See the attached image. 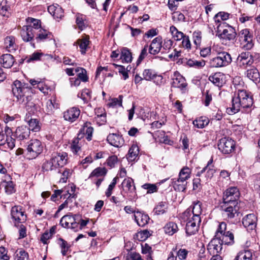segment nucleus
<instances>
[{"instance_id": "obj_35", "label": "nucleus", "mask_w": 260, "mask_h": 260, "mask_svg": "<svg viewBox=\"0 0 260 260\" xmlns=\"http://www.w3.org/2000/svg\"><path fill=\"white\" fill-rule=\"evenodd\" d=\"M58 168L55 161L52 160V157H51L50 160L45 161L42 166V169L43 171H56Z\"/></svg>"}, {"instance_id": "obj_37", "label": "nucleus", "mask_w": 260, "mask_h": 260, "mask_svg": "<svg viewBox=\"0 0 260 260\" xmlns=\"http://www.w3.org/2000/svg\"><path fill=\"white\" fill-rule=\"evenodd\" d=\"M139 148L136 145H133L128 150L127 155V159L129 161L135 160L138 157L139 154Z\"/></svg>"}, {"instance_id": "obj_30", "label": "nucleus", "mask_w": 260, "mask_h": 260, "mask_svg": "<svg viewBox=\"0 0 260 260\" xmlns=\"http://www.w3.org/2000/svg\"><path fill=\"white\" fill-rule=\"evenodd\" d=\"M89 42V37L88 36H82L81 38L77 41L76 43L79 46L80 51L82 54L86 53Z\"/></svg>"}, {"instance_id": "obj_22", "label": "nucleus", "mask_w": 260, "mask_h": 260, "mask_svg": "<svg viewBox=\"0 0 260 260\" xmlns=\"http://www.w3.org/2000/svg\"><path fill=\"white\" fill-rule=\"evenodd\" d=\"M134 219L139 226L144 227L150 219L149 216L144 212L137 210L136 214L134 215Z\"/></svg>"}, {"instance_id": "obj_32", "label": "nucleus", "mask_w": 260, "mask_h": 260, "mask_svg": "<svg viewBox=\"0 0 260 260\" xmlns=\"http://www.w3.org/2000/svg\"><path fill=\"white\" fill-rule=\"evenodd\" d=\"M76 23L80 30L84 29L88 25L86 16L78 13L76 15Z\"/></svg>"}, {"instance_id": "obj_5", "label": "nucleus", "mask_w": 260, "mask_h": 260, "mask_svg": "<svg viewBox=\"0 0 260 260\" xmlns=\"http://www.w3.org/2000/svg\"><path fill=\"white\" fill-rule=\"evenodd\" d=\"M43 150V146L40 141L33 139L29 141L27 147V156L29 159H34L40 155Z\"/></svg>"}, {"instance_id": "obj_51", "label": "nucleus", "mask_w": 260, "mask_h": 260, "mask_svg": "<svg viewBox=\"0 0 260 260\" xmlns=\"http://www.w3.org/2000/svg\"><path fill=\"white\" fill-rule=\"evenodd\" d=\"M89 123L86 122L84 123V126L82 128V129H84V132L85 133L86 139L88 141H90L92 139L93 129L91 126H89Z\"/></svg>"}, {"instance_id": "obj_55", "label": "nucleus", "mask_w": 260, "mask_h": 260, "mask_svg": "<svg viewBox=\"0 0 260 260\" xmlns=\"http://www.w3.org/2000/svg\"><path fill=\"white\" fill-rule=\"evenodd\" d=\"M81 142H78V140L74 139L71 145V149L75 154H77L81 151Z\"/></svg>"}, {"instance_id": "obj_18", "label": "nucleus", "mask_w": 260, "mask_h": 260, "mask_svg": "<svg viewBox=\"0 0 260 260\" xmlns=\"http://www.w3.org/2000/svg\"><path fill=\"white\" fill-rule=\"evenodd\" d=\"M256 221L255 215L254 214H249L243 218L242 223L247 231H252L256 228Z\"/></svg>"}, {"instance_id": "obj_10", "label": "nucleus", "mask_w": 260, "mask_h": 260, "mask_svg": "<svg viewBox=\"0 0 260 260\" xmlns=\"http://www.w3.org/2000/svg\"><path fill=\"white\" fill-rule=\"evenodd\" d=\"M172 86L180 89L183 93L187 91V83L186 80L178 72H174L173 74Z\"/></svg>"}, {"instance_id": "obj_3", "label": "nucleus", "mask_w": 260, "mask_h": 260, "mask_svg": "<svg viewBox=\"0 0 260 260\" xmlns=\"http://www.w3.org/2000/svg\"><path fill=\"white\" fill-rule=\"evenodd\" d=\"M27 25H24L21 30V36L24 41L28 42L35 37V33L41 27V21L32 18L26 19Z\"/></svg>"}, {"instance_id": "obj_62", "label": "nucleus", "mask_w": 260, "mask_h": 260, "mask_svg": "<svg viewBox=\"0 0 260 260\" xmlns=\"http://www.w3.org/2000/svg\"><path fill=\"white\" fill-rule=\"evenodd\" d=\"M124 260H143L139 253L130 252L124 257Z\"/></svg>"}, {"instance_id": "obj_61", "label": "nucleus", "mask_w": 260, "mask_h": 260, "mask_svg": "<svg viewBox=\"0 0 260 260\" xmlns=\"http://www.w3.org/2000/svg\"><path fill=\"white\" fill-rule=\"evenodd\" d=\"M42 56V54L39 52H34L31 55L26 57L24 60L29 63L31 61H37L40 60L41 57Z\"/></svg>"}, {"instance_id": "obj_20", "label": "nucleus", "mask_w": 260, "mask_h": 260, "mask_svg": "<svg viewBox=\"0 0 260 260\" xmlns=\"http://www.w3.org/2000/svg\"><path fill=\"white\" fill-rule=\"evenodd\" d=\"M108 143L115 147H121L124 143V141L121 136L116 134H110L107 138Z\"/></svg>"}, {"instance_id": "obj_40", "label": "nucleus", "mask_w": 260, "mask_h": 260, "mask_svg": "<svg viewBox=\"0 0 260 260\" xmlns=\"http://www.w3.org/2000/svg\"><path fill=\"white\" fill-rule=\"evenodd\" d=\"M252 252L249 250L240 251L234 260H252Z\"/></svg>"}, {"instance_id": "obj_54", "label": "nucleus", "mask_w": 260, "mask_h": 260, "mask_svg": "<svg viewBox=\"0 0 260 260\" xmlns=\"http://www.w3.org/2000/svg\"><path fill=\"white\" fill-rule=\"evenodd\" d=\"M28 129L34 132H38L40 129V125L39 121L36 119H31L28 121Z\"/></svg>"}, {"instance_id": "obj_48", "label": "nucleus", "mask_w": 260, "mask_h": 260, "mask_svg": "<svg viewBox=\"0 0 260 260\" xmlns=\"http://www.w3.org/2000/svg\"><path fill=\"white\" fill-rule=\"evenodd\" d=\"M58 244L61 248V252L63 255H66L68 251L70 250V245L62 238L58 240Z\"/></svg>"}, {"instance_id": "obj_49", "label": "nucleus", "mask_w": 260, "mask_h": 260, "mask_svg": "<svg viewBox=\"0 0 260 260\" xmlns=\"http://www.w3.org/2000/svg\"><path fill=\"white\" fill-rule=\"evenodd\" d=\"M10 6L7 4V2H2L0 4V15L8 18L10 15Z\"/></svg>"}, {"instance_id": "obj_19", "label": "nucleus", "mask_w": 260, "mask_h": 260, "mask_svg": "<svg viewBox=\"0 0 260 260\" xmlns=\"http://www.w3.org/2000/svg\"><path fill=\"white\" fill-rule=\"evenodd\" d=\"M222 245L215 237L212 239L208 245L207 250L210 255H219L222 250Z\"/></svg>"}, {"instance_id": "obj_12", "label": "nucleus", "mask_w": 260, "mask_h": 260, "mask_svg": "<svg viewBox=\"0 0 260 260\" xmlns=\"http://www.w3.org/2000/svg\"><path fill=\"white\" fill-rule=\"evenodd\" d=\"M217 34L223 41H234L237 35L235 29L228 24L221 28V31Z\"/></svg>"}, {"instance_id": "obj_53", "label": "nucleus", "mask_w": 260, "mask_h": 260, "mask_svg": "<svg viewBox=\"0 0 260 260\" xmlns=\"http://www.w3.org/2000/svg\"><path fill=\"white\" fill-rule=\"evenodd\" d=\"M122 185L124 189L128 191H132L135 189V187L134 186L133 180L130 178L125 179L122 183Z\"/></svg>"}, {"instance_id": "obj_34", "label": "nucleus", "mask_w": 260, "mask_h": 260, "mask_svg": "<svg viewBox=\"0 0 260 260\" xmlns=\"http://www.w3.org/2000/svg\"><path fill=\"white\" fill-rule=\"evenodd\" d=\"M132 54L130 50L126 48L121 49L120 59L122 63H129L132 60Z\"/></svg>"}, {"instance_id": "obj_28", "label": "nucleus", "mask_w": 260, "mask_h": 260, "mask_svg": "<svg viewBox=\"0 0 260 260\" xmlns=\"http://www.w3.org/2000/svg\"><path fill=\"white\" fill-rule=\"evenodd\" d=\"M13 56L10 54L2 55L0 58V62L5 68H10L14 63Z\"/></svg>"}, {"instance_id": "obj_63", "label": "nucleus", "mask_w": 260, "mask_h": 260, "mask_svg": "<svg viewBox=\"0 0 260 260\" xmlns=\"http://www.w3.org/2000/svg\"><path fill=\"white\" fill-rule=\"evenodd\" d=\"M118 157L116 155H112L109 156L106 161L107 166L110 167V168H114L115 165L118 162Z\"/></svg>"}, {"instance_id": "obj_13", "label": "nucleus", "mask_w": 260, "mask_h": 260, "mask_svg": "<svg viewBox=\"0 0 260 260\" xmlns=\"http://www.w3.org/2000/svg\"><path fill=\"white\" fill-rule=\"evenodd\" d=\"M12 218L18 222H23L26 220V216L24 214V211L20 206H15L11 210Z\"/></svg>"}, {"instance_id": "obj_47", "label": "nucleus", "mask_w": 260, "mask_h": 260, "mask_svg": "<svg viewBox=\"0 0 260 260\" xmlns=\"http://www.w3.org/2000/svg\"><path fill=\"white\" fill-rule=\"evenodd\" d=\"M191 173V169L188 167H184L180 171L178 178L187 181L190 178Z\"/></svg>"}, {"instance_id": "obj_15", "label": "nucleus", "mask_w": 260, "mask_h": 260, "mask_svg": "<svg viewBox=\"0 0 260 260\" xmlns=\"http://www.w3.org/2000/svg\"><path fill=\"white\" fill-rule=\"evenodd\" d=\"M80 114V109L77 107H73L64 112L63 118L65 120L72 123L78 118Z\"/></svg>"}, {"instance_id": "obj_45", "label": "nucleus", "mask_w": 260, "mask_h": 260, "mask_svg": "<svg viewBox=\"0 0 260 260\" xmlns=\"http://www.w3.org/2000/svg\"><path fill=\"white\" fill-rule=\"evenodd\" d=\"M164 230L166 234L173 235L178 231V226L175 222H170L164 227Z\"/></svg>"}, {"instance_id": "obj_1", "label": "nucleus", "mask_w": 260, "mask_h": 260, "mask_svg": "<svg viewBox=\"0 0 260 260\" xmlns=\"http://www.w3.org/2000/svg\"><path fill=\"white\" fill-rule=\"evenodd\" d=\"M12 88L13 94L17 99V101L20 104L26 105L28 112L34 113L36 110L35 105L29 102L31 99V88L27 84L15 80L12 85Z\"/></svg>"}, {"instance_id": "obj_9", "label": "nucleus", "mask_w": 260, "mask_h": 260, "mask_svg": "<svg viewBox=\"0 0 260 260\" xmlns=\"http://www.w3.org/2000/svg\"><path fill=\"white\" fill-rule=\"evenodd\" d=\"M235 143L234 140L229 138H221L218 144L219 150L224 154H230L235 150Z\"/></svg>"}, {"instance_id": "obj_11", "label": "nucleus", "mask_w": 260, "mask_h": 260, "mask_svg": "<svg viewBox=\"0 0 260 260\" xmlns=\"http://www.w3.org/2000/svg\"><path fill=\"white\" fill-rule=\"evenodd\" d=\"M240 192L236 187H231L228 188L223 193V202L235 204L238 203Z\"/></svg>"}, {"instance_id": "obj_43", "label": "nucleus", "mask_w": 260, "mask_h": 260, "mask_svg": "<svg viewBox=\"0 0 260 260\" xmlns=\"http://www.w3.org/2000/svg\"><path fill=\"white\" fill-rule=\"evenodd\" d=\"M170 32L172 38L176 41H180L185 36L182 31H179L177 28L172 25L170 27Z\"/></svg>"}, {"instance_id": "obj_52", "label": "nucleus", "mask_w": 260, "mask_h": 260, "mask_svg": "<svg viewBox=\"0 0 260 260\" xmlns=\"http://www.w3.org/2000/svg\"><path fill=\"white\" fill-rule=\"evenodd\" d=\"M107 173V170L105 168L99 167L94 169L90 174L89 177H104Z\"/></svg>"}, {"instance_id": "obj_41", "label": "nucleus", "mask_w": 260, "mask_h": 260, "mask_svg": "<svg viewBox=\"0 0 260 260\" xmlns=\"http://www.w3.org/2000/svg\"><path fill=\"white\" fill-rule=\"evenodd\" d=\"M76 215L73 216L71 215H66L63 216L60 219V223L64 228H69L70 225L75 220H76Z\"/></svg>"}, {"instance_id": "obj_23", "label": "nucleus", "mask_w": 260, "mask_h": 260, "mask_svg": "<svg viewBox=\"0 0 260 260\" xmlns=\"http://www.w3.org/2000/svg\"><path fill=\"white\" fill-rule=\"evenodd\" d=\"M162 47V38L160 37H157L154 38L149 48V52L153 55H155L158 53Z\"/></svg>"}, {"instance_id": "obj_39", "label": "nucleus", "mask_w": 260, "mask_h": 260, "mask_svg": "<svg viewBox=\"0 0 260 260\" xmlns=\"http://www.w3.org/2000/svg\"><path fill=\"white\" fill-rule=\"evenodd\" d=\"M209 123V119L205 116H201L193 121L194 126L198 128H203Z\"/></svg>"}, {"instance_id": "obj_36", "label": "nucleus", "mask_w": 260, "mask_h": 260, "mask_svg": "<svg viewBox=\"0 0 260 260\" xmlns=\"http://www.w3.org/2000/svg\"><path fill=\"white\" fill-rule=\"evenodd\" d=\"M212 159H210L208 162L207 165L204 167L200 172H198L197 176H200L201 174H203L205 172H206V176L208 178H211L214 174L215 172V170L212 168H211L210 165L212 162Z\"/></svg>"}, {"instance_id": "obj_56", "label": "nucleus", "mask_w": 260, "mask_h": 260, "mask_svg": "<svg viewBox=\"0 0 260 260\" xmlns=\"http://www.w3.org/2000/svg\"><path fill=\"white\" fill-rule=\"evenodd\" d=\"M58 105L54 100H49L46 103V111L48 114H51L55 109H57Z\"/></svg>"}, {"instance_id": "obj_4", "label": "nucleus", "mask_w": 260, "mask_h": 260, "mask_svg": "<svg viewBox=\"0 0 260 260\" xmlns=\"http://www.w3.org/2000/svg\"><path fill=\"white\" fill-rule=\"evenodd\" d=\"M232 59L231 55L227 52H218L217 56L210 60V66L212 68H221L230 64Z\"/></svg>"}, {"instance_id": "obj_6", "label": "nucleus", "mask_w": 260, "mask_h": 260, "mask_svg": "<svg viewBox=\"0 0 260 260\" xmlns=\"http://www.w3.org/2000/svg\"><path fill=\"white\" fill-rule=\"evenodd\" d=\"M6 136L3 133L2 128L0 127V146L7 145L10 149H13L15 145V140L12 137V131L8 126L5 129Z\"/></svg>"}, {"instance_id": "obj_44", "label": "nucleus", "mask_w": 260, "mask_h": 260, "mask_svg": "<svg viewBox=\"0 0 260 260\" xmlns=\"http://www.w3.org/2000/svg\"><path fill=\"white\" fill-rule=\"evenodd\" d=\"M202 212V204L200 202L198 201L194 204L192 210H191V213H192L193 215H195V218L197 221L199 220V218H201L200 215Z\"/></svg>"}, {"instance_id": "obj_64", "label": "nucleus", "mask_w": 260, "mask_h": 260, "mask_svg": "<svg viewBox=\"0 0 260 260\" xmlns=\"http://www.w3.org/2000/svg\"><path fill=\"white\" fill-rule=\"evenodd\" d=\"M113 65L115 67L118 68V72L120 74L122 75L124 80H126L128 78L127 69H126L124 66L118 65L115 63H113ZM127 68H128V67Z\"/></svg>"}, {"instance_id": "obj_57", "label": "nucleus", "mask_w": 260, "mask_h": 260, "mask_svg": "<svg viewBox=\"0 0 260 260\" xmlns=\"http://www.w3.org/2000/svg\"><path fill=\"white\" fill-rule=\"evenodd\" d=\"M172 19L175 22L185 21V17L182 13L180 11H175L172 13Z\"/></svg>"}, {"instance_id": "obj_46", "label": "nucleus", "mask_w": 260, "mask_h": 260, "mask_svg": "<svg viewBox=\"0 0 260 260\" xmlns=\"http://www.w3.org/2000/svg\"><path fill=\"white\" fill-rule=\"evenodd\" d=\"M15 260H28V253L23 249H18L14 254Z\"/></svg>"}, {"instance_id": "obj_26", "label": "nucleus", "mask_w": 260, "mask_h": 260, "mask_svg": "<svg viewBox=\"0 0 260 260\" xmlns=\"http://www.w3.org/2000/svg\"><path fill=\"white\" fill-rule=\"evenodd\" d=\"M30 135L29 129L26 126L18 127L14 134V137L19 141L27 139Z\"/></svg>"}, {"instance_id": "obj_60", "label": "nucleus", "mask_w": 260, "mask_h": 260, "mask_svg": "<svg viewBox=\"0 0 260 260\" xmlns=\"http://www.w3.org/2000/svg\"><path fill=\"white\" fill-rule=\"evenodd\" d=\"M142 188L147 189V193H152L157 191L158 188L155 184L145 183L142 186Z\"/></svg>"}, {"instance_id": "obj_21", "label": "nucleus", "mask_w": 260, "mask_h": 260, "mask_svg": "<svg viewBox=\"0 0 260 260\" xmlns=\"http://www.w3.org/2000/svg\"><path fill=\"white\" fill-rule=\"evenodd\" d=\"M48 11L56 19L59 20L64 16V11L58 4H53L48 6Z\"/></svg>"}, {"instance_id": "obj_27", "label": "nucleus", "mask_w": 260, "mask_h": 260, "mask_svg": "<svg viewBox=\"0 0 260 260\" xmlns=\"http://www.w3.org/2000/svg\"><path fill=\"white\" fill-rule=\"evenodd\" d=\"M245 74L249 79L252 81L255 84H257L260 82L259 73L256 68L252 67V68L247 69L245 72Z\"/></svg>"}, {"instance_id": "obj_42", "label": "nucleus", "mask_w": 260, "mask_h": 260, "mask_svg": "<svg viewBox=\"0 0 260 260\" xmlns=\"http://www.w3.org/2000/svg\"><path fill=\"white\" fill-rule=\"evenodd\" d=\"M168 209V204L166 202H160L153 209V212L156 215H161L166 212Z\"/></svg>"}, {"instance_id": "obj_2", "label": "nucleus", "mask_w": 260, "mask_h": 260, "mask_svg": "<svg viewBox=\"0 0 260 260\" xmlns=\"http://www.w3.org/2000/svg\"><path fill=\"white\" fill-rule=\"evenodd\" d=\"M253 104L252 96L245 90H238L237 93L233 98L232 107L227 108L230 114H234L240 110L248 112Z\"/></svg>"}, {"instance_id": "obj_31", "label": "nucleus", "mask_w": 260, "mask_h": 260, "mask_svg": "<svg viewBox=\"0 0 260 260\" xmlns=\"http://www.w3.org/2000/svg\"><path fill=\"white\" fill-rule=\"evenodd\" d=\"M224 75L221 73H216L209 77V80L214 85L218 87H221L224 84Z\"/></svg>"}, {"instance_id": "obj_24", "label": "nucleus", "mask_w": 260, "mask_h": 260, "mask_svg": "<svg viewBox=\"0 0 260 260\" xmlns=\"http://www.w3.org/2000/svg\"><path fill=\"white\" fill-rule=\"evenodd\" d=\"M4 48L9 52H13L17 49V45L16 43V39L14 36H9L4 39Z\"/></svg>"}, {"instance_id": "obj_25", "label": "nucleus", "mask_w": 260, "mask_h": 260, "mask_svg": "<svg viewBox=\"0 0 260 260\" xmlns=\"http://www.w3.org/2000/svg\"><path fill=\"white\" fill-rule=\"evenodd\" d=\"M52 157L58 168L63 167L67 162L68 154L66 152L54 153L52 155Z\"/></svg>"}, {"instance_id": "obj_16", "label": "nucleus", "mask_w": 260, "mask_h": 260, "mask_svg": "<svg viewBox=\"0 0 260 260\" xmlns=\"http://www.w3.org/2000/svg\"><path fill=\"white\" fill-rule=\"evenodd\" d=\"M230 14L224 12H220L216 14L214 17L215 22L216 23L217 32L221 31V28H224V26L228 25L225 22L222 21L226 20L229 18Z\"/></svg>"}, {"instance_id": "obj_59", "label": "nucleus", "mask_w": 260, "mask_h": 260, "mask_svg": "<svg viewBox=\"0 0 260 260\" xmlns=\"http://www.w3.org/2000/svg\"><path fill=\"white\" fill-rule=\"evenodd\" d=\"M186 64L190 67H196L199 68L204 67L205 65V62L203 60L198 61L192 59H189L187 61Z\"/></svg>"}, {"instance_id": "obj_14", "label": "nucleus", "mask_w": 260, "mask_h": 260, "mask_svg": "<svg viewBox=\"0 0 260 260\" xmlns=\"http://www.w3.org/2000/svg\"><path fill=\"white\" fill-rule=\"evenodd\" d=\"M238 37L241 42L245 43V47L247 49H249L252 48L253 45L252 43V36L250 33L248 29L245 28L242 29L239 33Z\"/></svg>"}, {"instance_id": "obj_33", "label": "nucleus", "mask_w": 260, "mask_h": 260, "mask_svg": "<svg viewBox=\"0 0 260 260\" xmlns=\"http://www.w3.org/2000/svg\"><path fill=\"white\" fill-rule=\"evenodd\" d=\"M199 225L200 223L187 222L185 228L186 234L189 236L194 235L198 231Z\"/></svg>"}, {"instance_id": "obj_38", "label": "nucleus", "mask_w": 260, "mask_h": 260, "mask_svg": "<svg viewBox=\"0 0 260 260\" xmlns=\"http://www.w3.org/2000/svg\"><path fill=\"white\" fill-rule=\"evenodd\" d=\"M182 218L186 223L187 222L200 223L201 221V218H199V220H198L197 221L195 218V215H193L192 213H191V210L189 209H187L184 212Z\"/></svg>"}, {"instance_id": "obj_8", "label": "nucleus", "mask_w": 260, "mask_h": 260, "mask_svg": "<svg viewBox=\"0 0 260 260\" xmlns=\"http://www.w3.org/2000/svg\"><path fill=\"white\" fill-rule=\"evenodd\" d=\"M253 62V57L249 52H242L237 58L238 66L243 69L251 66Z\"/></svg>"}, {"instance_id": "obj_29", "label": "nucleus", "mask_w": 260, "mask_h": 260, "mask_svg": "<svg viewBox=\"0 0 260 260\" xmlns=\"http://www.w3.org/2000/svg\"><path fill=\"white\" fill-rule=\"evenodd\" d=\"M173 186L174 189L178 191H184L186 188L187 181L180 178L173 179Z\"/></svg>"}, {"instance_id": "obj_7", "label": "nucleus", "mask_w": 260, "mask_h": 260, "mask_svg": "<svg viewBox=\"0 0 260 260\" xmlns=\"http://www.w3.org/2000/svg\"><path fill=\"white\" fill-rule=\"evenodd\" d=\"M240 204L239 203H233L223 202L220 207L223 211V215L228 218H233L235 214L237 213L239 210Z\"/></svg>"}, {"instance_id": "obj_58", "label": "nucleus", "mask_w": 260, "mask_h": 260, "mask_svg": "<svg viewBox=\"0 0 260 260\" xmlns=\"http://www.w3.org/2000/svg\"><path fill=\"white\" fill-rule=\"evenodd\" d=\"M212 100V93L207 90L203 93V101L206 106H208Z\"/></svg>"}, {"instance_id": "obj_50", "label": "nucleus", "mask_w": 260, "mask_h": 260, "mask_svg": "<svg viewBox=\"0 0 260 260\" xmlns=\"http://www.w3.org/2000/svg\"><path fill=\"white\" fill-rule=\"evenodd\" d=\"M49 35H50V34L47 30L42 27L35 33V37L36 36V39L41 40L49 38Z\"/></svg>"}, {"instance_id": "obj_17", "label": "nucleus", "mask_w": 260, "mask_h": 260, "mask_svg": "<svg viewBox=\"0 0 260 260\" xmlns=\"http://www.w3.org/2000/svg\"><path fill=\"white\" fill-rule=\"evenodd\" d=\"M216 239L218 240L221 245H232L234 243V236L232 233L227 231L226 233L221 234H218L217 235L214 236Z\"/></svg>"}]
</instances>
